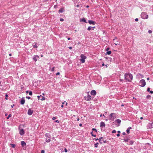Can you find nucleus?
Here are the masks:
<instances>
[{
  "instance_id": "1",
  "label": "nucleus",
  "mask_w": 153,
  "mask_h": 153,
  "mask_svg": "<svg viewBox=\"0 0 153 153\" xmlns=\"http://www.w3.org/2000/svg\"><path fill=\"white\" fill-rule=\"evenodd\" d=\"M125 79L130 82L133 79L132 75L129 73H126L125 74Z\"/></svg>"
},
{
  "instance_id": "2",
  "label": "nucleus",
  "mask_w": 153,
  "mask_h": 153,
  "mask_svg": "<svg viewBox=\"0 0 153 153\" xmlns=\"http://www.w3.org/2000/svg\"><path fill=\"white\" fill-rule=\"evenodd\" d=\"M116 118V114L114 113H111L109 115V118L110 120L113 121Z\"/></svg>"
},
{
  "instance_id": "3",
  "label": "nucleus",
  "mask_w": 153,
  "mask_h": 153,
  "mask_svg": "<svg viewBox=\"0 0 153 153\" xmlns=\"http://www.w3.org/2000/svg\"><path fill=\"white\" fill-rule=\"evenodd\" d=\"M45 136L47 137L46 138L45 141L46 142L49 143L51 141V135L49 133H46L45 134Z\"/></svg>"
},
{
  "instance_id": "4",
  "label": "nucleus",
  "mask_w": 153,
  "mask_h": 153,
  "mask_svg": "<svg viewBox=\"0 0 153 153\" xmlns=\"http://www.w3.org/2000/svg\"><path fill=\"white\" fill-rule=\"evenodd\" d=\"M139 85L141 87H144L146 85V82L144 79H142L139 82Z\"/></svg>"
},
{
  "instance_id": "5",
  "label": "nucleus",
  "mask_w": 153,
  "mask_h": 153,
  "mask_svg": "<svg viewBox=\"0 0 153 153\" xmlns=\"http://www.w3.org/2000/svg\"><path fill=\"white\" fill-rule=\"evenodd\" d=\"M141 16L143 19H147L148 18V15L145 12H142L141 14Z\"/></svg>"
},
{
  "instance_id": "6",
  "label": "nucleus",
  "mask_w": 153,
  "mask_h": 153,
  "mask_svg": "<svg viewBox=\"0 0 153 153\" xmlns=\"http://www.w3.org/2000/svg\"><path fill=\"white\" fill-rule=\"evenodd\" d=\"M80 57L81 58V59H80V61L82 63H84L85 62V59L86 58V57L83 54H81Z\"/></svg>"
},
{
  "instance_id": "7",
  "label": "nucleus",
  "mask_w": 153,
  "mask_h": 153,
  "mask_svg": "<svg viewBox=\"0 0 153 153\" xmlns=\"http://www.w3.org/2000/svg\"><path fill=\"white\" fill-rule=\"evenodd\" d=\"M39 59V57L38 55H34L32 58L33 60L35 62L37 61Z\"/></svg>"
},
{
  "instance_id": "8",
  "label": "nucleus",
  "mask_w": 153,
  "mask_h": 153,
  "mask_svg": "<svg viewBox=\"0 0 153 153\" xmlns=\"http://www.w3.org/2000/svg\"><path fill=\"white\" fill-rule=\"evenodd\" d=\"M85 100L88 101H90L91 100V96L89 94L86 96L85 97Z\"/></svg>"
},
{
  "instance_id": "9",
  "label": "nucleus",
  "mask_w": 153,
  "mask_h": 153,
  "mask_svg": "<svg viewBox=\"0 0 153 153\" xmlns=\"http://www.w3.org/2000/svg\"><path fill=\"white\" fill-rule=\"evenodd\" d=\"M37 98L39 100H45V97L44 96L41 95L37 96Z\"/></svg>"
},
{
  "instance_id": "10",
  "label": "nucleus",
  "mask_w": 153,
  "mask_h": 153,
  "mask_svg": "<svg viewBox=\"0 0 153 153\" xmlns=\"http://www.w3.org/2000/svg\"><path fill=\"white\" fill-rule=\"evenodd\" d=\"M25 133V131L23 129H19V134L21 135H23Z\"/></svg>"
},
{
  "instance_id": "11",
  "label": "nucleus",
  "mask_w": 153,
  "mask_h": 153,
  "mask_svg": "<svg viewBox=\"0 0 153 153\" xmlns=\"http://www.w3.org/2000/svg\"><path fill=\"white\" fill-rule=\"evenodd\" d=\"M147 128H153V125L152 123H149L147 125Z\"/></svg>"
},
{
  "instance_id": "12",
  "label": "nucleus",
  "mask_w": 153,
  "mask_h": 153,
  "mask_svg": "<svg viewBox=\"0 0 153 153\" xmlns=\"http://www.w3.org/2000/svg\"><path fill=\"white\" fill-rule=\"evenodd\" d=\"M33 110H31L30 108H29L27 111V114L29 115H31L33 114Z\"/></svg>"
},
{
  "instance_id": "13",
  "label": "nucleus",
  "mask_w": 153,
  "mask_h": 153,
  "mask_svg": "<svg viewBox=\"0 0 153 153\" xmlns=\"http://www.w3.org/2000/svg\"><path fill=\"white\" fill-rule=\"evenodd\" d=\"M91 94L92 95L95 96L96 95L97 92L95 90H92L91 92Z\"/></svg>"
},
{
  "instance_id": "14",
  "label": "nucleus",
  "mask_w": 153,
  "mask_h": 153,
  "mask_svg": "<svg viewBox=\"0 0 153 153\" xmlns=\"http://www.w3.org/2000/svg\"><path fill=\"white\" fill-rule=\"evenodd\" d=\"M88 23L91 25H94L95 24H96V22L92 20H89L88 21Z\"/></svg>"
},
{
  "instance_id": "15",
  "label": "nucleus",
  "mask_w": 153,
  "mask_h": 153,
  "mask_svg": "<svg viewBox=\"0 0 153 153\" xmlns=\"http://www.w3.org/2000/svg\"><path fill=\"white\" fill-rule=\"evenodd\" d=\"M25 98L22 97L20 101V103L22 105H24L25 103Z\"/></svg>"
},
{
  "instance_id": "16",
  "label": "nucleus",
  "mask_w": 153,
  "mask_h": 153,
  "mask_svg": "<svg viewBox=\"0 0 153 153\" xmlns=\"http://www.w3.org/2000/svg\"><path fill=\"white\" fill-rule=\"evenodd\" d=\"M116 122L117 123H118V126H119L120 125V123L121 122V120L120 119H117L114 121V122Z\"/></svg>"
},
{
  "instance_id": "17",
  "label": "nucleus",
  "mask_w": 153,
  "mask_h": 153,
  "mask_svg": "<svg viewBox=\"0 0 153 153\" xmlns=\"http://www.w3.org/2000/svg\"><path fill=\"white\" fill-rule=\"evenodd\" d=\"M122 140H124V142L126 143L127 142H128V140H129V139L128 138V137H126V138H124L123 139H121Z\"/></svg>"
},
{
  "instance_id": "18",
  "label": "nucleus",
  "mask_w": 153,
  "mask_h": 153,
  "mask_svg": "<svg viewBox=\"0 0 153 153\" xmlns=\"http://www.w3.org/2000/svg\"><path fill=\"white\" fill-rule=\"evenodd\" d=\"M21 144L22 146V147H24V146H26V144L25 142L23 141H22L21 142Z\"/></svg>"
},
{
  "instance_id": "19",
  "label": "nucleus",
  "mask_w": 153,
  "mask_h": 153,
  "mask_svg": "<svg viewBox=\"0 0 153 153\" xmlns=\"http://www.w3.org/2000/svg\"><path fill=\"white\" fill-rule=\"evenodd\" d=\"M105 124L104 122H101L100 123V126L101 128H102L105 127Z\"/></svg>"
},
{
  "instance_id": "20",
  "label": "nucleus",
  "mask_w": 153,
  "mask_h": 153,
  "mask_svg": "<svg viewBox=\"0 0 153 153\" xmlns=\"http://www.w3.org/2000/svg\"><path fill=\"white\" fill-rule=\"evenodd\" d=\"M80 22H85L86 23H87V22L86 21L85 19V18H83L82 19H81L80 20Z\"/></svg>"
},
{
  "instance_id": "21",
  "label": "nucleus",
  "mask_w": 153,
  "mask_h": 153,
  "mask_svg": "<svg viewBox=\"0 0 153 153\" xmlns=\"http://www.w3.org/2000/svg\"><path fill=\"white\" fill-rule=\"evenodd\" d=\"M137 76L138 77V78L141 77V78H143L144 77V76L143 75L141 74H140L138 73L137 75Z\"/></svg>"
},
{
  "instance_id": "22",
  "label": "nucleus",
  "mask_w": 153,
  "mask_h": 153,
  "mask_svg": "<svg viewBox=\"0 0 153 153\" xmlns=\"http://www.w3.org/2000/svg\"><path fill=\"white\" fill-rule=\"evenodd\" d=\"M107 61L108 62H114V59L113 60V59L109 57L108 58Z\"/></svg>"
},
{
  "instance_id": "23",
  "label": "nucleus",
  "mask_w": 153,
  "mask_h": 153,
  "mask_svg": "<svg viewBox=\"0 0 153 153\" xmlns=\"http://www.w3.org/2000/svg\"><path fill=\"white\" fill-rule=\"evenodd\" d=\"M37 42H35V44H34V43L33 44V48H38V46L37 45Z\"/></svg>"
},
{
  "instance_id": "24",
  "label": "nucleus",
  "mask_w": 153,
  "mask_h": 153,
  "mask_svg": "<svg viewBox=\"0 0 153 153\" xmlns=\"http://www.w3.org/2000/svg\"><path fill=\"white\" fill-rule=\"evenodd\" d=\"M64 9L63 8H61L58 11L59 13H62L64 12Z\"/></svg>"
},
{
  "instance_id": "25",
  "label": "nucleus",
  "mask_w": 153,
  "mask_h": 153,
  "mask_svg": "<svg viewBox=\"0 0 153 153\" xmlns=\"http://www.w3.org/2000/svg\"><path fill=\"white\" fill-rule=\"evenodd\" d=\"M134 143V141L133 140H130L129 142V144H127L128 145H132Z\"/></svg>"
},
{
  "instance_id": "26",
  "label": "nucleus",
  "mask_w": 153,
  "mask_h": 153,
  "mask_svg": "<svg viewBox=\"0 0 153 153\" xmlns=\"http://www.w3.org/2000/svg\"><path fill=\"white\" fill-rule=\"evenodd\" d=\"M111 53V51H107L106 53H105V55H106L107 54L110 55Z\"/></svg>"
},
{
  "instance_id": "27",
  "label": "nucleus",
  "mask_w": 153,
  "mask_h": 153,
  "mask_svg": "<svg viewBox=\"0 0 153 153\" xmlns=\"http://www.w3.org/2000/svg\"><path fill=\"white\" fill-rule=\"evenodd\" d=\"M146 99L148 100H150L151 99V96L149 95H148L146 96Z\"/></svg>"
},
{
  "instance_id": "28",
  "label": "nucleus",
  "mask_w": 153,
  "mask_h": 153,
  "mask_svg": "<svg viewBox=\"0 0 153 153\" xmlns=\"http://www.w3.org/2000/svg\"><path fill=\"white\" fill-rule=\"evenodd\" d=\"M10 145L13 148H15L16 147V145L14 144L11 143Z\"/></svg>"
},
{
  "instance_id": "29",
  "label": "nucleus",
  "mask_w": 153,
  "mask_h": 153,
  "mask_svg": "<svg viewBox=\"0 0 153 153\" xmlns=\"http://www.w3.org/2000/svg\"><path fill=\"white\" fill-rule=\"evenodd\" d=\"M99 144L98 143H97L94 144V146L95 148L98 147V144Z\"/></svg>"
},
{
  "instance_id": "30",
  "label": "nucleus",
  "mask_w": 153,
  "mask_h": 153,
  "mask_svg": "<svg viewBox=\"0 0 153 153\" xmlns=\"http://www.w3.org/2000/svg\"><path fill=\"white\" fill-rule=\"evenodd\" d=\"M93 131H92L91 132V134L92 135V136L94 137H96V135L95 134H93Z\"/></svg>"
},
{
  "instance_id": "31",
  "label": "nucleus",
  "mask_w": 153,
  "mask_h": 153,
  "mask_svg": "<svg viewBox=\"0 0 153 153\" xmlns=\"http://www.w3.org/2000/svg\"><path fill=\"white\" fill-rule=\"evenodd\" d=\"M92 27L91 26H89L87 28V30H91Z\"/></svg>"
},
{
  "instance_id": "32",
  "label": "nucleus",
  "mask_w": 153,
  "mask_h": 153,
  "mask_svg": "<svg viewBox=\"0 0 153 153\" xmlns=\"http://www.w3.org/2000/svg\"><path fill=\"white\" fill-rule=\"evenodd\" d=\"M11 116H12V115L11 114H10L7 117V119H8Z\"/></svg>"
},
{
  "instance_id": "33",
  "label": "nucleus",
  "mask_w": 153,
  "mask_h": 153,
  "mask_svg": "<svg viewBox=\"0 0 153 153\" xmlns=\"http://www.w3.org/2000/svg\"><path fill=\"white\" fill-rule=\"evenodd\" d=\"M92 130L93 131H94L96 132H97V130L95 128H93Z\"/></svg>"
},
{
  "instance_id": "34",
  "label": "nucleus",
  "mask_w": 153,
  "mask_h": 153,
  "mask_svg": "<svg viewBox=\"0 0 153 153\" xmlns=\"http://www.w3.org/2000/svg\"><path fill=\"white\" fill-rule=\"evenodd\" d=\"M29 94L30 95V96H31L32 95V94H33V93H32V91H30L29 92Z\"/></svg>"
},
{
  "instance_id": "35",
  "label": "nucleus",
  "mask_w": 153,
  "mask_h": 153,
  "mask_svg": "<svg viewBox=\"0 0 153 153\" xmlns=\"http://www.w3.org/2000/svg\"><path fill=\"white\" fill-rule=\"evenodd\" d=\"M5 96L6 97L5 98V99L6 100H8V98H7V97H8V95L7 94H6L5 95Z\"/></svg>"
},
{
  "instance_id": "36",
  "label": "nucleus",
  "mask_w": 153,
  "mask_h": 153,
  "mask_svg": "<svg viewBox=\"0 0 153 153\" xmlns=\"http://www.w3.org/2000/svg\"><path fill=\"white\" fill-rule=\"evenodd\" d=\"M102 141L104 143H106V140L105 139H104L103 138L102 140Z\"/></svg>"
},
{
  "instance_id": "37",
  "label": "nucleus",
  "mask_w": 153,
  "mask_h": 153,
  "mask_svg": "<svg viewBox=\"0 0 153 153\" xmlns=\"http://www.w3.org/2000/svg\"><path fill=\"white\" fill-rule=\"evenodd\" d=\"M116 131L115 130H113L112 131V133H116Z\"/></svg>"
},
{
  "instance_id": "38",
  "label": "nucleus",
  "mask_w": 153,
  "mask_h": 153,
  "mask_svg": "<svg viewBox=\"0 0 153 153\" xmlns=\"http://www.w3.org/2000/svg\"><path fill=\"white\" fill-rule=\"evenodd\" d=\"M126 131L128 134H129L130 133V130L128 129H127Z\"/></svg>"
},
{
  "instance_id": "39",
  "label": "nucleus",
  "mask_w": 153,
  "mask_h": 153,
  "mask_svg": "<svg viewBox=\"0 0 153 153\" xmlns=\"http://www.w3.org/2000/svg\"><path fill=\"white\" fill-rule=\"evenodd\" d=\"M54 67H53V68H52L51 70V71L52 72L53 71H54Z\"/></svg>"
},
{
  "instance_id": "40",
  "label": "nucleus",
  "mask_w": 153,
  "mask_h": 153,
  "mask_svg": "<svg viewBox=\"0 0 153 153\" xmlns=\"http://www.w3.org/2000/svg\"><path fill=\"white\" fill-rule=\"evenodd\" d=\"M59 20L61 22H63L64 21V19L63 18H61Z\"/></svg>"
},
{
  "instance_id": "41",
  "label": "nucleus",
  "mask_w": 153,
  "mask_h": 153,
  "mask_svg": "<svg viewBox=\"0 0 153 153\" xmlns=\"http://www.w3.org/2000/svg\"><path fill=\"white\" fill-rule=\"evenodd\" d=\"M110 49V48H109V47H108L106 49V51H109V50Z\"/></svg>"
},
{
  "instance_id": "42",
  "label": "nucleus",
  "mask_w": 153,
  "mask_h": 153,
  "mask_svg": "<svg viewBox=\"0 0 153 153\" xmlns=\"http://www.w3.org/2000/svg\"><path fill=\"white\" fill-rule=\"evenodd\" d=\"M150 88H147V91H148V92H149L150 90Z\"/></svg>"
},
{
  "instance_id": "43",
  "label": "nucleus",
  "mask_w": 153,
  "mask_h": 153,
  "mask_svg": "<svg viewBox=\"0 0 153 153\" xmlns=\"http://www.w3.org/2000/svg\"><path fill=\"white\" fill-rule=\"evenodd\" d=\"M26 98H27L28 99H30V97L28 96H27L26 97Z\"/></svg>"
},
{
  "instance_id": "44",
  "label": "nucleus",
  "mask_w": 153,
  "mask_h": 153,
  "mask_svg": "<svg viewBox=\"0 0 153 153\" xmlns=\"http://www.w3.org/2000/svg\"><path fill=\"white\" fill-rule=\"evenodd\" d=\"M99 140V142L101 144H102V140Z\"/></svg>"
},
{
  "instance_id": "45",
  "label": "nucleus",
  "mask_w": 153,
  "mask_h": 153,
  "mask_svg": "<svg viewBox=\"0 0 153 153\" xmlns=\"http://www.w3.org/2000/svg\"><path fill=\"white\" fill-rule=\"evenodd\" d=\"M99 139L98 138H94L93 140H95L96 141L98 140Z\"/></svg>"
},
{
  "instance_id": "46",
  "label": "nucleus",
  "mask_w": 153,
  "mask_h": 153,
  "mask_svg": "<svg viewBox=\"0 0 153 153\" xmlns=\"http://www.w3.org/2000/svg\"><path fill=\"white\" fill-rule=\"evenodd\" d=\"M64 152H68V150L66 148H65L64 149Z\"/></svg>"
},
{
  "instance_id": "47",
  "label": "nucleus",
  "mask_w": 153,
  "mask_h": 153,
  "mask_svg": "<svg viewBox=\"0 0 153 153\" xmlns=\"http://www.w3.org/2000/svg\"><path fill=\"white\" fill-rule=\"evenodd\" d=\"M148 33H152V31L151 30H149L148 31Z\"/></svg>"
},
{
  "instance_id": "48",
  "label": "nucleus",
  "mask_w": 153,
  "mask_h": 153,
  "mask_svg": "<svg viewBox=\"0 0 153 153\" xmlns=\"http://www.w3.org/2000/svg\"><path fill=\"white\" fill-rule=\"evenodd\" d=\"M41 153H45V151L43 150H41Z\"/></svg>"
},
{
  "instance_id": "49",
  "label": "nucleus",
  "mask_w": 153,
  "mask_h": 153,
  "mask_svg": "<svg viewBox=\"0 0 153 153\" xmlns=\"http://www.w3.org/2000/svg\"><path fill=\"white\" fill-rule=\"evenodd\" d=\"M149 92L150 94H153V91H150Z\"/></svg>"
},
{
  "instance_id": "50",
  "label": "nucleus",
  "mask_w": 153,
  "mask_h": 153,
  "mask_svg": "<svg viewBox=\"0 0 153 153\" xmlns=\"http://www.w3.org/2000/svg\"><path fill=\"white\" fill-rule=\"evenodd\" d=\"M135 21L136 22H137V21H138V18H136V19H135Z\"/></svg>"
},
{
  "instance_id": "51",
  "label": "nucleus",
  "mask_w": 153,
  "mask_h": 153,
  "mask_svg": "<svg viewBox=\"0 0 153 153\" xmlns=\"http://www.w3.org/2000/svg\"><path fill=\"white\" fill-rule=\"evenodd\" d=\"M55 121L56 122V123H59V121L58 120H55Z\"/></svg>"
},
{
  "instance_id": "52",
  "label": "nucleus",
  "mask_w": 153,
  "mask_h": 153,
  "mask_svg": "<svg viewBox=\"0 0 153 153\" xmlns=\"http://www.w3.org/2000/svg\"><path fill=\"white\" fill-rule=\"evenodd\" d=\"M126 134V133L125 132H123L122 133V134L124 135H125Z\"/></svg>"
},
{
  "instance_id": "53",
  "label": "nucleus",
  "mask_w": 153,
  "mask_h": 153,
  "mask_svg": "<svg viewBox=\"0 0 153 153\" xmlns=\"http://www.w3.org/2000/svg\"><path fill=\"white\" fill-rule=\"evenodd\" d=\"M104 138L103 137H100L99 139V140H102V139H103Z\"/></svg>"
},
{
  "instance_id": "54",
  "label": "nucleus",
  "mask_w": 153,
  "mask_h": 153,
  "mask_svg": "<svg viewBox=\"0 0 153 153\" xmlns=\"http://www.w3.org/2000/svg\"><path fill=\"white\" fill-rule=\"evenodd\" d=\"M103 116L104 117H105V115H104V114H103V115H102V114H101V115H100V117H101Z\"/></svg>"
},
{
  "instance_id": "55",
  "label": "nucleus",
  "mask_w": 153,
  "mask_h": 153,
  "mask_svg": "<svg viewBox=\"0 0 153 153\" xmlns=\"http://www.w3.org/2000/svg\"><path fill=\"white\" fill-rule=\"evenodd\" d=\"M56 119V118L55 117H53V118H52V120H55V119Z\"/></svg>"
},
{
  "instance_id": "56",
  "label": "nucleus",
  "mask_w": 153,
  "mask_h": 153,
  "mask_svg": "<svg viewBox=\"0 0 153 153\" xmlns=\"http://www.w3.org/2000/svg\"><path fill=\"white\" fill-rule=\"evenodd\" d=\"M131 128H132L131 127H128L127 129L130 130L131 129Z\"/></svg>"
},
{
  "instance_id": "57",
  "label": "nucleus",
  "mask_w": 153,
  "mask_h": 153,
  "mask_svg": "<svg viewBox=\"0 0 153 153\" xmlns=\"http://www.w3.org/2000/svg\"><path fill=\"white\" fill-rule=\"evenodd\" d=\"M15 106V104H13V105H11V107L12 108H13V107L14 106Z\"/></svg>"
},
{
  "instance_id": "58",
  "label": "nucleus",
  "mask_w": 153,
  "mask_h": 153,
  "mask_svg": "<svg viewBox=\"0 0 153 153\" xmlns=\"http://www.w3.org/2000/svg\"><path fill=\"white\" fill-rule=\"evenodd\" d=\"M120 134H117V137H119L120 136Z\"/></svg>"
},
{
  "instance_id": "59",
  "label": "nucleus",
  "mask_w": 153,
  "mask_h": 153,
  "mask_svg": "<svg viewBox=\"0 0 153 153\" xmlns=\"http://www.w3.org/2000/svg\"><path fill=\"white\" fill-rule=\"evenodd\" d=\"M60 74V73L59 72H57L56 74V75H59Z\"/></svg>"
},
{
  "instance_id": "60",
  "label": "nucleus",
  "mask_w": 153,
  "mask_h": 153,
  "mask_svg": "<svg viewBox=\"0 0 153 153\" xmlns=\"http://www.w3.org/2000/svg\"><path fill=\"white\" fill-rule=\"evenodd\" d=\"M123 81V79H120V82Z\"/></svg>"
},
{
  "instance_id": "61",
  "label": "nucleus",
  "mask_w": 153,
  "mask_h": 153,
  "mask_svg": "<svg viewBox=\"0 0 153 153\" xmlns=\"http://www.w3.org/2000/svg\"><path fill=\"white\" fill-rule=\"evenodd\" d=\"M102 66H105V64H104V63H103V62H102Z\"/></svg>"
},
{
  "instance_id": "62",
  "label": "nucleus",
  "mask_w": 153,
  "mask_h": 153,
  "mask_svg": "<svg viewBox=\"0 0 153 153\" xmlns=\"http://www.w3.org/2000/svg\"><path fill=\"white\" fill-rule=\"evenodd\" d=\"M117 133H118V134H120V131H119H119H117Z\"/></svg>"
},
{
  "instance_id": "63",
  "label": "nucleus",
  "mask_w": 153,
  "mask_h": 153,
  "mask_svg": "<svg viewBox=\"0 0 153 153\" xmlns=\"http://www.w3.org/2000/svg\"><path fill=\"white\" fill-rule=\"evenodd\" d=\"M79 126H80L81 127V126H82V124L81 123H80V124H79Z\"/></svg>"
},
{
  "instance_id": "64",
  "label": "nucleus",
  "mask_w": 153,
  "mask_h": 153,
  "mask_svg": "<svg viewBox=\"0 0 153 153\" xmlns=\"http://www.w3.org/2000/svg\"><path fill=\"white\" fill-rule=\"evenodd\" d=\"M109 57H105V58L106 59L108 60V58Z\"/></svg>"
}]
</instances>
